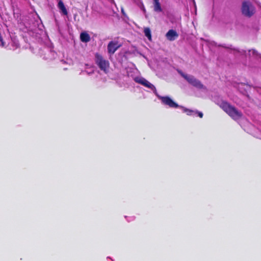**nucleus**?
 Here are the masks:
<instances>
[{
    "mask_svg": "<svg viewBox=\"0 0 261 261\" xmlns=\"http://www.w3.org/2000/svg\"><path fill=\"white\" fill-rule=\"evenodd\" d=\"M96 63L100 68L105 73H107L109 67V62L108 61L103 59L100 55H96Z\"/></svg>",
    "mask_w": 261,
    "mask_h": 261,
    "instance_id": "obj_3",
    "label": "nucleus"
},
{
    "mask_svg": "<svg viewBox=\"0 0 261 261\" xmlns=\"http://www.w3.org/2000/svg\"><path fill=\"white\" fill-rule=\"evenodd\" d=\"M181 75L183 77H184L190 84L192 85L193 86L198 88H202L203 85L201 83L196 79L193 76L191 75H188L187 74L181 73Z\"/></svg>",
    "mask_w": 261,
    "mask_h": 261,
    "instance_id": "obj_6",
    "label": "nucleus"
},
{
    "mask_svg": "<svg viewBox=\"0 0 261 261\" xmlns=\"http://www.w3.org/2000/svg\"><path fill=\"white\" fill-rule=\"evenodd\" d=\"M0 46H4V42L2 40L0 41Z\"/></svg>",
    "mask_w": 261,
    "mask_h": 261,
    "instance_id": "obj_17",
    "label": "nucleus"
},
{
    "mask_svg": "<svg viewBox=\"0 0 261 261\" xmlns=\"http://www.w3.org/2000/svg\"><path fill=\"white\" fill-rule=\"evenodd\" d=\"M120 47L117 42L111 41L108 45V52L110 54H114L115 51Z\"/></svg>",
    "mask_w": 261,
    "mask_h": 261,
    "instance_id": "obj_8",
    "label": "nucleus"
},
{
    "mask_svg": "<svg viewBox=\"0 0 261 261\" xmlns=\"http://www.w3.org/2000/svg\"><path fill=\"white\" fill-rule=\"evenodd\" d=\"M223 47L227 48L233 50L234 52H238L241 54H246V55L250 57H255V58H261V55L259 54L256 50L255 49H250L248 51V53H246V51L244 50H242L241 51L236 49L234 48H232L231 46L230 47H226L222 46Z\"/></svg>",
    "mask_w": 261,
    "mask_h": 261,
    "instance_id": "obj_5",
    "label": "nucleus"
},
{
    "mask_svg": "<svg viewBox=\"0 0 261 261\" xmlns=\"http://www.w3.org/2000/svg\"><path fill=\"white\" fill-rule=\"evenodd\" d=\"M80 38L81 41L83 42H88L90 40V37L89 34L85 32L81 34Z\"/></svg>",
    "mask_w": 261,
    "mask_h": 261,
    "instance_id": "obj_12",
    "label": "nucleus"
},
{
    "mask_svg": "<svg viewBox=\"0 0 261 261\" xmlns=\"http://www.w3.org/2000/svg\"><path fill=\"white\" fill-rule=\"evenodd\" d=\"M134 81L146 87L151 89L155 95H157L156 90L155 87L148 81L142 77L137 76L134 78Z\"/></svg>",
    "mask_w": 261,
    "mask_h": 261,
    "instance_id": "obj_4",
    "label": "nucleus"
},
{
    "mask_svg": "<svg viewBox=\"0 0 261 261\" xmlns=\"http://www.w3.org/2000/svg\"><path fill=\"white\" fill-rule=\"evenodd\" d=\"M158 98L161 100L162 103L164 105H167L171 108H177L179 106L174 102L168 96H161L158 94L156 95Z\"/></svg>",
    "mask_w": 261,
    "mask_h": 261,
    "instance_id": "obj_7",
    "label": "nucleus"
},
{
    "mask_svg": "<svg viewBox=\"0 0 261 261\" xmlns=\"http://www.w3.org/2000/svg\"><path fill=\"white\" fill-rule=\"evenodd\" d=\"M153 6H154V10L156 12H162L163 10L161 7V4L159 2V0H153Z\"/></svg>",
    "mask_w": 261,
    "mask_h": 261,
    "instance_id": "obj_11",
    "label": "nucleus"
},
{
    "mask_svg": "<svg viewBox=\"0 0 261 261\" xmlns=\"http://www.w3.org/2000/svg\"><path fill=\"white\" fill-rule=\"evenodd\" d=\"M241 11L242 14L248 18L252 17L255 13V8L249 1H244L242 2Z\"/></svg>",
    "mask_w": 261,
    "mask_h": 261,
    "instance_id": "obj_2",
    "label": "nucleus"
},
{
    "mask_svg": "<svg viewBox=\"0 0 261 261\" xmlns=\"http://www.w3.org/2000/svg\"><path fill=\"white\" fill-rule=\"evenodd\" d=\"M181 108L182 109L183 111L184 112L186 113L187 114V115H192L196 114V111L191 110H189V109H187L184 107H181Z\"/></svg>",
    "mask_w": 261,
    "mask_h": 261,
    "instance_id": "obj_13",
    "label": "nucleus"
},
{
    "mask_svg": "<svg viewBox=\"0 0 261 261\" xmlns=\"http://www.w3.org/2000/svg\"><path fill=\"white\" fill-rule=\"evenodd\" d=\"M94 71V68L93 67H89L88 66L86 69V72L87 73V74H91L92 73H93Z\"/></svg>",
    "mask_w": 261,
    "mask_h": 261,
    "instance_id": "obj_15",
    "label": "nucleus"
},
{
    "mask_svg": "<svg viewBox=\"0 0 261 261\" xmlns=\"http://www.w3.org/2000/svg\"><path fill=\"white\" fill-rule=\"evenodd\" d=\"M219 106L229 116L234 120L239 119L242 116L241 112L227 102L222 101Z\"/></svg>",
    "mask_w": 261,
    "mask_h": 261,
    "instance_id": "obj_1",
    "label": "nucleus"
},
{
    "mask_svg": "<svg viewBox=\"0 0 261 261\" xmlns=\"http://www.w3.org/2000/svg\"><path fill=\"white\" fill-rule=\"evenodd\" d=\"M178 36V34L173 30H170L166 35L167 38L170 41L174 40Z\"/></svg>",
    "mask_w": 261,
    "mask_h": 261,
    "instance_id": "obj_10",
    "label": "nucleus"
},
{
    "mask_svg": "<svg viewBox=\"0 0 261 261\" xmlns=\"http://www.w3.org/2000/svg\"><path fill=\"white\" fill-rule=\"evenodd\" d=\"M58 2L57 7L60 10V12L64 15H67L68 11L65 5L62 0H57Z\"/></svg>",
    "mask_w": 261,
    "mask_h": 261,
    "instance_id": "obj_9",
    "label": "nucleus"
},
{
    "mask_svg": "<svg viewBox=\"0 0 261 261\" xmlns=\"http://www.w3.org/2000/svg\"><path fill=\"white\" fill-rule=\"evenodd\" d=\"M196 113H198V116H199L200 118H202V117H203V114H202V112H197V111H196Z\"/></svg>",
    "mask_w": 261,
    "mask_h": 261,
    "instance_id": "obj_16",
    "label": "nucleus"
},
{
    "mask_svg": "<svg viewBox=\"0 0 261 261\" xmlns=\"http://www.w3.org/2000/svg\"><path fill=\"white\" fill-rule=\"evenodd\" d=\"M144 33L148 39L150 40L151 38V35L150 29L149 28H145L144 30Z\"/></svg>",
    "mask_w": 261,
    "mask_h": 261,
    "instance_id": "obj_14",
    "label": "nucleus"
}]
</instances>
